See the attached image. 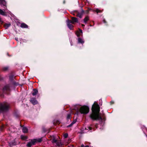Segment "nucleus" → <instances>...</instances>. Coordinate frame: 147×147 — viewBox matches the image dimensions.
<instances>
[{
    "mask_svg": "<svg viewBox=\"0 0 147 147\" xmlns=\"http://www.w3.org/2000/svg\"><path fill=\"white\" fill-rule=\"evenodd\" d=\"M92 113L90 115V118L93 120L101 119L102 117L99 113L100 108L98 105L94 103L92 108Z\"/></svg>",
    "mask_w": 147,
    "mask_h": 147,
    "instance_id": "nucleus-1",
    "label": "nucleus"
},
{
    "mask_svg": "<svg viewBox=\"0 0 147 147\" xmlns=\"http://www.w3.org/2000/svg\"><path fill=\"white\" fill-rule=\"evenodd\" d=\"M79 111L82 114H86L89 112V108L87 106H84L80 108Z\"/></svg>",
    "mask_w": 147,
    "mask_h": 147,
    "instance_id": "nucleus-2",
    "label": "nucleus"
},
{
    "mask_svg": "<svg viewBox=\"0 0 147 147\" xmlns=\"http://www.w3.org/2000/svg\"><path fill=\"white\" fill-rule=\"evenodd\" d=\"M9 105L6 102L0 104V112L6 110L9 107Z\"/></svg>",
    "mask_w": 147,
    "mask_h": 147,
    "instance_id": "nucleus-3",
    "label": "nucleus"
},
{
    "mask_svg": "<svg viewBox=\"0 0 147 147\" xmlns=\"http://www.w3.org/2000/svg\"><path fill=\"white\" fill-rule=\"evenodd\" d=\"M6 8L5 9H4V11L0 9V14L3 16H6L7 15V13L10 14L11 12L9 11H6Z\"/></svg>",
    "mask_w": 147,
    "mask_h": 147,
    "instance_id": "nucleus-4",
    "label": "nucleus"
},
{
    "mask_svg": "<svg viewBox=\"0 0 147 147\" xmlns=\"http://www.w3.org/2000/svg\"><path fill=\"white\" fill-rule=\"evenodd\" d=\"M52 142L53 143H55L56 145L58 146H60L61 145V143L60 141L57 140L55 139L54 138H53L52 140Z\"/></svg>",
    "mask_w": 147,
    "mask_h": 147,
    "instance_id": "nucleus-5",
    "label": "nucleus"
},
{
    "mask_svg": "<svg viewBox=\"0 0 147 147\" xmlns=\"http://www.w3.org/2000/svg\"><path fill=\"white\" fill-rule=\"evenodd\" d=\"M69 20L70 21V23L73 24H74L75 23L78 22L77 18L74 17H71V20Z\"/></svg>",
    "mask_w": 147,
    "mask_h": 147,
    "instance_id": "nucleus-6",
    "label": "nucleus"
},
{
    "mask_svg": "<svg viewBox=\"0 0 147 147\" xmlns=\"http://www.w3.org/2000/svg\"><path fill=\"white\" fill-rule=\"evenodd\" d=\"M71 23H70V21L68 20L67 22V26L70 29L72 30L74 26L72 24H71Z\"/></svg>",
    "mask_w": 147,
    "mask_h": 147,
    "instance_id": "nucleus-7",
    "label": "nucleus"
},
{
    "mask_svg": "<svg viewBox=\"0 0 147 147\" xmlns=\"http://www.w3.org/2000/svg\"><path fill=\"white\" fill-rule=\"evenodd\" d=\"M73 14L74 16H76L80 18H82V13H80L78 12H76L75 13Z\"/></svg>",
    "mask_w": 147,
    "mask_h": 147,
    "instance_id": "nucleus-8",
    "label": "nucleus"
},
{
    "mask_svg": "<svg viewBox=\"0 0 147 147\" xmlns=\"http://www.w3.org/2000/svg\"><path fill=\"white\" fill-rule=\"evenodd\" d=\"M30 101L32 104L34 105L38 103V102L35 98H31L30 100Z\"/></svg>",
    "mask_w": 147,
    "mask_h": 147,
    "instance_id": "nucleus-9",
    "label": "nucleus"
},
{
    "mask_svg": "<svg viewBox=\"0 0 147 147\" xmlns=\"http://www.w3.org/2000/svg\"><path fill=\"white\" fill-rule=\"evenodd\" d=\"M0 5L1 6L2 5L5 6L6 8V2L4 0H0Z\"/></svg>",
    "mask_w": 147,
    "mask_h": 147,
    "instance_id": "nucleus-10",
    "label": "nucleus"
},
{
    "mask_svg": "<svg viewBox=\"0 0 147 147\" xmlns=\"http://www.w3.org/2000/svg\"><path fill=\"white\" fill-rule=\"evenodd\" d=\"M9 90V87L8 85L5 86L3 88V90L5 91V90Z\"/></svg>",
    "mask_w": 147,
    "mask_h": 147,
    "instance_id": "nucleus-11",
    "label": "nucleus"
},
{
    "mask_svg": "<svg viewBox=\"0 0 147 147\" xmlns=\"http://www.w3.org/2000/svg\"><path fill=\"white\" fill-rule=\"evenodd\" d=\"M38 90L35 89H34L33 90V91L32 93V94L33 96H35L38 93Z\"/></svg>",
    "mask_w": 147,
    "mask_h": 147,
    "instance_id": "nucleus-12",
    "label": "nucleus"
},
{
    "mask_svg": "<svg viewBox=\"0 0 147 147\" xmlns=\"http://www.w3.org/2000/svg\"><path fill=\"white\" fill-rule=\"evenodd\" d=\"M82 33V31L81 30H79V31L76 32V35L78 36H79Z\"/></svg>",
    "mask_w": 147,
    "mask_h": 147,
    "instance_id": "nucleus-13",
    "label": "nucleus"
},
{
    "mask_svg": "<svg viewBox=\"0 0 147 147\" xmlns=\"http://www.w3.org/2000/svg\"><path fill=\"white\" fill-rule=\"evenodd\" d=\"M89 18L88 16H86V17L84 18V23L86 24L87 23V22L89 20Z\"/></svg>",
    "mask_w": 147,
    "mask_h": 147,
    "instance_id": "nucleus-14",
    "label": "nucleus"
},
{
    "mask_svg": "<svg viewBox=\"0 0 147 147\" xmlns=\"http://www.w3.org/2000/svg\"><path fill=\"white\" fill-rule=\"evenodd\" d=\"M21 27L22 28H27L28 27V26L24 23H22L21 25Z\"/></svg>",
    "mask_w": 147,
    "mask_h": 147,
    "instance_id": "nucleus-15",
    "label": "nucleus"
},
{
    "mask_svg": "<svg viewBox=\"0 0 147 147\" xmlns=\"http://www.w3.org/2000/svg\"><path fill=\"white\" fill-rule=\"evenodd\" d=\"M22 131L23 133H26L28 132V129L26 127H24L22 128Z\"/></svg>",
    "mask_w": 147,
    "mask_h": 147,
    "instance_id": "nucleus-16",
    "label": "nucleus"
},
{
    "mask_svg": "<svg viewBox=\"0 0 147 147\" xmlns=\"http://www.w3.org/2000/svg\"><path fill=\"white\" fill-rule=\"evenodd\" d=\"M78 42L79 43H81L82 44H83L84 42L83 40L80 38H78Z\"/></svg>",
    "mask_w": 147,
    "mask_h": 147,
    "instance_id": "nucleus-17",
    "label": "nucleus"
},
{
    "mask_svg": "<svg viewBox=\"0 0 147 147\" xmlns=\"http://www.w3.org/2000/svg\"><path fill=\"white\" fill-rule=\"evenodd\" d=\"M10 25V24H4V27L5 28L7 29L8 27H9Z\"/></svg>",
    "mask_w": 147,
    "mask_h": 147,
    "instance_id": "nucleus-18",
    "label": "nucleus"
},
{
    "mask_svg": "<svg viewBox=\"0 0 147 147\" xmlns=\"http://www.w3.org/2000/svg\"><path fill=\"white\" fill-rule=\"evenodd\" d=\"M76 121H77V119H74L73 121V122L71 123V124H70V125H69V126H68V127H71V126L73 124H74L75 123H76Z\"/></svg>",
    "mask_w": 147,
    "mask_h": 147,
    "instance_id": "nucleus-19",
    "label": "nucleus"
},
{
    "mask_svg": "<svg viewBox=\"0 0 147 147\" xmlns=\"http://www.w3.org/2000/svg\"><path fill=\"white\" fill-rule=\"evenodd\" d=\"M21 138L23 140H25L27 139V138L26 136L22 135L21 136Z\"/></svg>",
    "mask_w": 147,
    "mask_h": 147,
    "instance_id": "nucleus-20",
    "label": "nucleus"
},
{
    "mask_svg": "<svg viewBox=\"0 0 147 147\" xmlns=\"http://www.w3.org/2000/svg\"><path fill=\"white\" fill-rule=\"evenodd\" d=\"M33 145L32 144V143H31V142H28L27 144V146L28 147H30Z\"/></svg>",
    "mask_w": 147,
    "mask_h": 147,
    "instance_id": "nucleus-21",
    "label": "nucleus"
},
{
    "mask_svg": "<svg viewBox=\"0 0 147 147\" xmlns=\"http://www.w3.org/2000/svg\"><path fill=\"white\" fill-rule=\"evenodd\" d=\"M37 142V140L36 139H34L32 140L31 142H30L33 145H34L35 143Z\"/></svg>",
    "mask_w": 147,
    "mask_h": 147,
    "instance_id": "nucleus-22",
    "label": "nucleus"
},
{
    "mask_svg": "<svg viewBox=\"0 0 147 147\" xmlns=\"http://www.w3.org/2000/svg\"><path fill=\"white\" fill-rule=\"evenodd\" d=\"M94 11L96 12L97 13H100L102 12L101 10L98 9H96L95 10H94Z\"/></svg>",
    "mask_w": 147,
    "mask_h": 147,
    "instance_id": "nucleus-23",
    "label": "nucleus"
},
{
    "mask_svg": "<svg viewBox=\"0 0 147 147\" xmlns=\"http://www.w3.org/2000/svg\"><path fill=\"white\" fill-rule=\"evenodd\" d=\"M4 127L5 126L4 125H2L0 128V130L1 131H2Z\"/></svg>",
    "mask_w": 147,
    "mask_h": 147,
    "instance_id": "nucleus-24",
    "label": "nucleus"
},
{
    "mask_svg": "<svg viewBox=\"0 0 147 147\" xmlns=\"http://www.w3.org/2000/svg\"><path fill=\"white\" fill-rule=\"evenodd\" d=\"M68 134H64V135L63 136L65 138H67L68 137Z\"/></svg>",
    "mask_w": 147,
    "mask_h": 147,
    "instance_id": "nucleus-25",
    "label": "nucleus"
},
{
    "mask_svg": "<svg viewBox=\"0 0 147 147\" xmlns=\"http://www.w3.org/2000/svg\"><path fill=\"white\" fill-rule=\"evenodd\" d=\"M71 117V115L70 114H68L67 116V118L69 119Z\"/></svg>",
    "mask_w": 147,
    "mask_h": 147,
    "instance_id": "nucleus-26",
    "label": "nucleus"
},
{
    "mask_svg": "<svg viewBox=\"0 0 147 147\" xmlns=\"http://www.w3.org/2000/svg\"><path fill=\"white\" fill-rule=\"evenodd\" d=\"M3 69L4 71H6L8 69V67H5L3 68Z\"/></svg>",
    "mask_w": 147,
    "mask_h": 147,
    "instance_id": "nucleus-27",
    "label": "nucleus"
},
{
    "mask_svg": "<svg viewBox=\"0 0 147 147\" xmlns=\"http://www.w3.org/2000/svg\"><path fill=\"white\" fill-rule=\"evenodd\" d=\"M88 128L90 129V130H91L92 128L91 127H88Z\"/></svg>",
    "mask_w": 147,
    "mask_h": 147,
    "instance_id": "nucleus-28",
    "label": "nucleus"
},
{
    "mask_svg": "<svg viewBox=\"0 0 147 147\" xmlns=\"http://www.w3.org/2000/svg\"><path fill=\"white\" fill-rule=\"evenodd\" d=\"M81 147H84V145L82 144L81 146Z\"/></svg>",
    "mask_w": 147,
    "mask_h": 147,
    "instance_id": "nucleus-29",
    "label": "nucleus"
},
{
    "mask_svg": "<svg viewBox=\"0 0 147 147\" xmlns=\"http://www.w3.org/2000/svg\"><path fill=\"white\" fill-rule=\"evenodd\" d=\"M0 22H2V20L1 18H0Z\"/></svg>",
    "mask_w": 147,
    "mask_h": 147,
    "instance_id": "nucleus-30",
    "label": "nucleus"
},
{
    "mask_svg": "<svg viewBox=\"0 0 147 147\" xmlns=\"http://www.w3.org/2000/svg\"><path fill=\"white\" fill-rule=\"evenodd\" d=\"M82 27H84V25L83 24H82Z\"/></svg>",
    "mask_w": 147,
    "mask_h": 147,
    "instance_id": "nucleus-31",
    "label": "nucleus"
},
{
    "mask_svg": "<svg viewBox=\"0 0 147 147\" xmlns=\"http://www.w3.org/2000/svg\"><path fill=\"white\" fill-rule=\"evenodd\" d=\"M85 147H89V146L88 145L86 146Z\"/></svg>",
    "mask_w": 147,
    "mask_h": 147,
    "instance_id": "nucleus-32",
    "label": "nucleus"
},
{
    "mask_svg": "<svg viewBox=\"0 0 147 147\" xmlns=\"http://www.w3.org/2000/svg\"><path fill=\"white\" fill-rule=\"evenodd\" d=\"M41 141V139H40L38 141V142H40Z\"/></svg>",
    "mask_w": 147,
    "mask_h": 147,
    "instance_id": "nucleus-33",
    "label": "nucleus"
},
{
    "mask_svg": "<svg viewBox=\"0 0 147 147\" xmlns=\"http://www.w3.org/2000/svg\"><path fill=\"white\" fill-rule=\"evenodd\" d=\"M104 23H105V22H105V20H104Z\"/></svg>",
    "mask_w": 147,
    "mask_h": 147,
    "instance_id": "nucleus-34",
    "label": "nucleus"
},
{
    "mask_svg": "<svg viewBox=\"0 0 147 147\" xmlns=\"http://www.w3.org/2000/svg\"><path fill=\"white\" fill-rule=\"evenodd\" d=\"M13 145H16V144H14Z\"/></svg>",
    "mask_w": 147,
    "mask_h": 147,
    "instance_id": "nucleus-35",
    "label": "nucleus"
},
{
    "mask_svg": "<svg viewBox=\"0 0 147 147\" xmlns=\"http://www.w3.org/2000/svg\"><path fill=\"white\" fill-rule=\"evenodd\" d=\"M96 128H97V127H96Z\"/></svg>",
    "mask_w": 147,
    "mask_h": 147,
    "instance_id": "nucleus-36",
    "label": "nucleus"
}]
</instances>
